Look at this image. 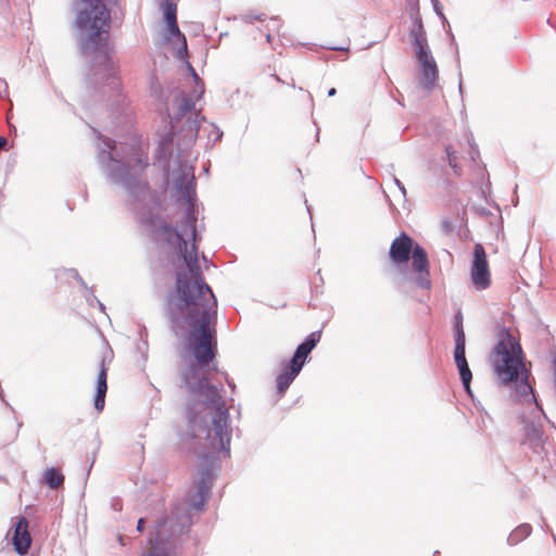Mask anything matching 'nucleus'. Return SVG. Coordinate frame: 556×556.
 <instances>
[{
	"mask_svg": "<svg viewBox=\"0 0 556 556\" xmlns=\"http://www.w3.org/2000/svg\"><path fill=\"white\" fill-rule=\"evenodd\" d=\"M97 162L110 184L121 186L128 192L139 222L151 227L167 244L177 247L188 267L190 275L176 273L175 290L168 293L165 307L173 332L176 336L188 334L189 350L195 361L182 371L184 384L190 394L204 400L202 404L194 403L187 408V435L205 440V447L229 457L232 434L229 412L220 389L208 382L210 364L217 354V300L204 281L198 260L197 243L201 237L197 231V192L192 167L185 165L181 177L176 181L178 201L186 204L178 230L157 214L161 200L157 192L152 191L142 179L149 163L141 150L131 148L129 153H121L115 141L99 134Z\"/></svg>",
	"mask_w": 556,
	"mask_h": 556,
	"instance_id": "obj_1",
	"label": "nucleus"
},
{
	"mask_svg": "<svg viewBox=\"0 0 556 556\" xmlns=\"http://www.w3.org/2000/svg\"><path fill=\"white\" fill-rule=\"evenodd\" d=\"M119 0H73L74 26L80 54L89 62L90 84L108 89L112 96H119L121 80L112 60L109 43L111 9Z\"/></svg>",
	"mask_w": 556,
	"mask_h": 556,
	"instance_id": "obj_2",
	"label": "nucleus"
},
{
	"mask_svg": "<svg viewBox=\"0 0 556 556\" xmlns=\"http://www.w3.org/2000/svg\"><path fill=\"white\" fill-rule=\"evenodd\" d=\"M492 363L501 384L508 386L514 382L515 396L526 403L535 404L532 418L523 420V443L538 453L545 441L542 417L546 418V415L539 405L533 388L529 383V371L523 363L521 345L507 329H503L500 333L498 342L493 349Z\"/></svg>",
	"mask_w": 556,
	"mask_h": 556,
	"instance_id": "obj_3",
	"label": "nucleus"
},
{
	"mask_svg": "<svg viewBox=\"0 0 556 556\" xmlns=\"http://www.w3.org/2000/svg\"><path fill=\"white\" fill-rule=\"evenodd\" d=\"M174 102L176 112L170 117V131L161 137L154 156V164L165 174L169 172L170 161L177 164V172L174 173V188L176 181L182 175L185 165H190L194 172V165L190 161L191 149L194 144L199 129L200 121L194 111V99L180 90L174 91ZM170 115V112H167Z\"/></svg>",
	"mask_w": 556,
	"mask_h": 556,
	"instance_id": "obj_4",
	"label": "nucleus"
},
{
	"mask_svg": "<svg viewBox=\"0 0 556 556\" xmlns=\"http://www.w3.org/2000/svg\"><path fill=\"white\" fill-rule=\"evenodd\" d=\"M218 459L211 453H206L201 456L199 478L194 482L195 492L190 496L189 507L177 505L173 507L172 516L169 519L162 518L156 521L154 531L156 538L152 546L156 544H165L175 552L176 556H178L176 549L172 546L170 543L160 540L162 529L167 525L168 521L170 523V533L174 535L185 533L190 529L192 525V518L189 513V508H192L195 511L203 510L211 495L213 481L215 479V471L218 469Z\"/></svg>",
	"mask_w": 556,
	"mask_h": 556,
	"instance_id": "obj_5",
	"label": "nucleus"
},
{
	"mask_svg": "<svg viewBox=\"0 0 556 556\" xmlns=\"http://www.w3.org/2000/svg\"><path fill=\"white\" fill-rule=\"evenodd\" d=\"M470 278L477 290H485L491 286V274L486 260V253L482 244L473 247V260L470 269Z\"/></svg>",
	"mask_w": 556,
	"mask_h": 556,
	"instance_id": "obj_6",
	"label": "nucleus"
},
{
	"mask_svg": "<svg viewBox=\"0 0 556 556\" xmlns=\"http://www.w3.org/2000/svg\"><path fill=\"white\" fill-rule=\"evenodd\" d=\"M412 267L417 274L415 283L421 289H430V271H429V260L426 250L418 243H415V248L410 254Z\"/></svg>",
	"mask_w": 556,
	"mask_h": 556,
	"instance_id": "obj_7",
	"label": "nucleus"
},
{
	"mask_svg": "<svg viewBox=\"0 0 556 556\" xmlns=\"http://www.w3.org/2000/svg\"><path fill=\"white\" fill-rule=\"evenodd\" d=\"M416 61L419 64V85L422 89L431 91L439 76L438 65L432 52L417 56Z\"/></svg>",
	"mask_w": 556,
	"mask_h": 556,
	"instance_id": "obj_8",
	"label": "nucleus"
},
{
	"mask_svg": "<svg viewBox=\"0 0 556 556\" xmlns=\"http://www.w3.org/2000/svg\"><path fill=\"white\" fill-rule=\"evenodd\" d=\"M415 248L413 239L405 232L396 237L390 247L389 255L394 264L407 263Z\"/></svg>",
	"mask_w": 556,
	"mask_h": 556,
	"instance_id": "obj_9",
	"label": "nucleus"
},
{
	"mask_svg": "<svg viewBox=\"0 0 556 556\" xmlns=\"http://www.w3.org/2000/svg\"><path fill=\"white\" fill-rule=\"evenodd\" d=\"M319 339V332H312L311 334H308L306 339L298 345L292 358L288 362V364H290V367H294V369H299L301 371L306 362L307 356L317 345Z\"/></svg>",
	"mask_w": 556,
	"mask_h": 556,
	"instance_id": "obj_10",
	"label": "nucleus"
},
{
	"mask_svg": "<svg viewBox=\"0 0 556 556\" xmlns=\"http://www.w3.org/2000/svg\"><path fill=\"white\" fill-rule=\"evenodd\" d=\"M28 522L26 518L22 517L15 525L14 535H13V545L14 549L17 554L24 555L27 553L30 546V535L27 530Z\"/></svg>",
	"mask_w": 556,
	"mask_h": 556,
	"instance_id": "obj_11",
	"label": "nucleus"
},
{
	"mask_svg": "<svg viewBox=\"0 0 556 556\" xmlns=\"http://www.w3.org/2000/svg\"><path fill=\"white\" fill-rule=\"evenodd\" d=\"M108 369L104 365V361L101 362V368L97 378L96 395H94V408L98 412H102L105 405V395L108 391Z\"/></svg>",
	"mask_w": 556,
	"mask_h": 556,
	"instance_id": "obj_12",
	"label": "nucleus"
},
{
	"mask_svg": "<svg viewBox=\"0 0 556 556\" xmlns=\"http://www.w3.org/2000/svg\"><path fill=\"white\" fill-rule=\"evenodd\" d=\"M300 372L299 369L290 367V364H282V370L276 378L277 391L280 395L286 393Z\"/></svg>",
	"mask_w": 556,
	"mask_h": 556,
	"instance_id": "obj_13",
	"label": "nucleus"
},
{
	"mask_svg": "<svg viewBox=\"0 0 556 556\" xmlns=\"http://www.w3.org/2000/svg\"><path fill=\"white\" fill-rule=\"evenodd\" d=\"M166 25L169 36L177 38V40L180 42V46L176 52L177 59L185 60L188 56V46L186 36L180 31L177 20L174 22H166Z\"/></svg>",
	"mask_w": 556,
	"mask_h": 556,
	"instance_id": "obj_14",
	"label": "nucleus"
},
{
	"mask_svg": "<svg viewBox=\"0 0 556 556\" xmlns=\"http://www.w3.org/2000/svg\"><path fill=\"white\" fill-rule=\"evenodd\" d=\"M532 527L529 523H522L515 528L507 538V543L511 546L517 545L531 534Z\"/></svg>",
	"mask_w": 556,
	"mask_h": 556,
	"instance_id": "obj_15",
	"label": "nucleus"
},
{
	"mask_svg": "<svg viewBox=\"0 0 556 556\" xmlns=\"http://www.w3.org/2000/svg\"><path fill=\"white\" fill-rule=\"evenodd\" d=\"M456 366H457V369H458V372H459V377H460L464 390L466 391V393L469 396H472V391H471V388H470V383H471V380H472V374H471V370L469 368L468 362L458 363V364H456Z\"/></svg>",
	"mask_w": 556,
	"mask_h": 556,
	"instance_id": "obj_16",
	"label": "nucleus"
},
{
	"mask_svg": "<svg viewBox=\"0 0 556 556\" xmlns=\"http://www.w3.org/2000/svg\"><path fill=\"white\" fill-rule=\"evenodd\" d=\"M150 94L162 104L167 105L168 96L155 76L150 79Z\"/></svg>",
	"mask_w": 556,
	"mask_h": 556,
	"instance_id": "obj_17",
	"label": "nucleus"
},
{
	"mask_svg": "<svg viewBox=\"0 0 556 556\" xmlns=\"http://www.w3.org/2000/svg\"><path fill=\"white\" fill-rule=\"evenodd\" d=\"M412 20L413 24L409 29V37L410 38H417V37H427V33L424 28L421 16L418 12V9L413 10L412 12Z\"/></svg>",
	"mask_w": 556,
	"mask_h": 556,
	"instance_id": "obj_18",
	"label": "nucleus"
},
{
	"mask_svg": "<svg viewBox=\"0 0 556 556\" xmlns=\"http://www.w3.org/2000/svg\"><path fill=\"white\" fill-rule=\"evenodd\" d=\"M466 338L465 333L458 331L457 338H455V349H454V361L456 364L465 363L466 359Z\"/></svg>",
	"mask_w": 556,
	"mask_h": 556,
	"instance_id": "obj_19",
	"label": "nucleus"
},
{
	"mask_svg": "<svg viewBox=\"0 0 556 556\" xmlns=\"http://www.w3.org/2000/svg\"><path fill=\"white\" fill-rule=\"evenodd\" d=\"M64 476L54 467L48 468L45 473V482L51 489H58L63 484Z\"/></svg>",
	"mask_w": 556,
	"mask_h": 556,
	"instance_id": "obj_20",
	"label": "nucleus"
},
{
	"mask_svg": "<svg viewBox=\"0 0 556 556\" xmlns=\"http://www.w3.org/2000/svg\"><path fill=\"white\" fill-rule=\"evenodd\" d=\"M165 22L177 20V5L173 0H163L161 3Z\"/></svg>",
	"mask_w": 556,
	"mask_h": 556,
	"instance_id": "obj_21",
	"label": "nucleus"
},
{
	"mask_svg": "<svg viewBox=\"0 0 556 556\" xmlns=\"http://www.w3.org/2000/svg\"><path fill=\"white\" fill-rule=\"evenodd\" d=\"M415 50V58L430 53V47L428 45L427 37L410 38Z\"/></svg>",
	"mask_w": 556,
	"mask_h": 556,
	"instance_id": "obj_22",
	"label": "nucleus"
},
{
	"mask_svg": "<svg viewBox=\"0 0 556 556\" xmlns=\"http://www.w3.org/2000/svg\"><path fill=\"white\" fill-rule=\"evenodd\" d=\"M142 556H176V554L167 545L156 544L151 546Z\"/></svg>",
	"mask_w": 556,
	"mask_h": 556,
	"instance_id": "obj_23",
	"label": "nucleus"
},
{
	"mask_svg": "<svg viewBox=\"0 0 556 556\" xmlns=\"http://www.w3.org/2000/svg\"><path fill=\"white\" fill-rule=\"evenodd\" d=\"M192 79L194 81V90H193V93H194V97L197 99L201 98L204 93V83L203 80L199 77L198 73L197 72H193L192 74Z\"/></svg>",
	"mask_w": 556,
	"mask_h": 556,
	"instance_id": "obj_24",
	"label": "nucleus"
},
{
	"mask_svg": "<svg viewBox=\"0 0 556 556\" xmlns=\"http://www.w3.org/2000/svg\"><path fill=\"white\" fill-rule=\"evenodd\" d=\"M442 231L445 235H452L455 231V223L450 218H444L441 223Z\"/></svg>",
	"mask_w": 556,
	"mask_h": 556,
	"instance_id": "obj_25",
	"label": "nucleus"
},
{
	"mask_svg": "<svg viewBox=\"0 0 556 556\" xmlns=\"http://www.w3.org/2000/svg\"><path fill=\"white\" fill-rule=\"evenodd\" d=\"M281 27V22L277 17H271L268 23L265 25L266 30L270 33H279Z\"/></svg>",
	"mask_w": 556,
	"mask_h": 556,
	"instance_id": "obj_26",
	"label": "nucleus"
},
{
	"mask_svg": "<svg viewBox=\"0 0 556 556\" xmlns=\"http://www.w3.org/2000/svg\"><path fill=\"white\" fill-rule=\"evenodd\" d=\"M445 152L447 154V161H448V165L453 168H455L457 166V156H456V152L453 150L452 146H447L445 148Z\"/></svg>",
	"mask_w": 556,
	"mask_h": 556,
	"instance_id": "obj_27",
	"label": "nucleus"
},
{
	"mask_svg": "<svg viewBox=\"0 0 556 556\" xmlns=\"http://www.w3.org/2000/svg\"><path fill=\"white\" fill-rule=\"evenodd\" d=\"M458 331H460L462 333H465L464 328H463V316H462L460 312H458L455 315V324H454V337L455 338H457Z\"/></svg>",
	"mask_w": 556,
	"mask_h": 556,
	"instance_id": "obj_28",
	"label": "nucleus"
},
{
	"mask_svg": "<svg viewBox=\"0 0 556 556\" xmlns=\"http://www.w3.org/2000/svg\"><path fill=\"white\" fill-rule=\"evenodd\" d=\"M265 14L262 13V14H252V13H249V14H245L242 20L245 22V23H249V24H253L255 21H264L265 20Z\"/></svg>",
	"mask_w": 556,
	"mask_h": 556,
	"instance_id": "obj_29",
	"label": "nucleus"
},
{
	"mask_svg": "<svg viewBox=\"0 0 556 556\" xmlns=\"http://www.w3.org/2000/svg\"><path fill=\"white\" fill-rule=\"evenodd\" d=\"M9 94L8 83L4 79H0V98H7Z\"/></svg>",
	"mask_w": 556,
	"mask_h": 556,
	"instance_id": "obj_30",
	"label": "nucleus"
},
{
	"mask_svg": "<svg viewBox=\"0 0 556 556\" xmlns=\"http://www.w3.org/2000/svg\"><path fill=\"white\" fill-rule=\"evenodd\" d=\"M393 181H394L395 186L399 188V190L401 191V193L405 197L406 189H405V186L403 185V182L395 176H393Z\"/></svg>",
	"mask_w": 556,
	"mask_h": 556,
	"instance_id": "obj_31",
	"label": "nucleus"
},
{
	"mask_svg": "<svg viewBox=\"0 0 556 556\" xmlns=\"http://www.w3.org/2000/svg\"><path fill=\"white\" fill-rule=\"evenodd\" d=\"M86 300L89 303V305H93V303H97V296L92 292H88L86 295Z\"/></svg>",
	"mask_w": 556,
	"mask_h": 556,
	"instance_id": "obj_32",
	"label": "nucleus"
},
{
	"mask_svg": "<svg viewBox=\"0 0 556 556\" xmlns=\"http://www.w3.org/2000/svg\"><path fill=\"white\" fill-rule=\"evenodd\" d=\"M146 520L143 518H140L137 522V531L142 532L144 529Z\"/></svg>",
	"mask_w": 556,
	"mask_h": 556,
	"instance_id": "obj_33",
	"label": "nucleus"
},
{
	"mask_svg": "<svg viewBox=\"0 0 556 556\" xmlns=\"http://www.w3.org/2000/svg\"><path fill=\"white\" fill-rule=\"evenodd\" d=\"M71 273L79 280L80 285L87 289L85 281L79 277L78 273L75 269H71Z\"/></svg>",
	"mask_w": 556,
	"mask_h": 556,
	"instance_id": "obj_34",
	"label": "nucleus"
},
{
	"mask_svg": "<svg viewBox=\"0 0 556 556\" xmlns=\"http://www.w3.org/2000/svg\"><path fill=\"white\" fill-rule=\"evenodd\" d=\"M434 10L442 17V20L446 22V17L443 15L442 12L439 11V2L437 0L434 1Z\"/></svg>",
	"mask_w": 556,
	"mask_h": 556,
	"instance_id": "obj_35",
	"label": "nucleus"
},
{
	"mask_svg": "<svg viewBox=\"0 0 556 556\" xmlns=\"http://www.w3.org/2000/svg\"><path fill=\"white\" fill-rule=\"evenodd\" d=\"M8 144V139L5 137L0 136V150L3 149Z\"/></svg>",
	"mask_w": 556,
	"mask_h": 556,
	"instance_id": "obj_36",
	"label": "nucleus"
},
{
	"mask_svg": "<svg viewBox=\"0 0 556 556\" xmlns=\"http://www.w3.org/2000/svg\"><path fill=\"white\" fill-rule=\"evenodd\" d=\"M186 65H187V68L189 71V73L192 75L193 72H195L194 67L191 65L190 62L186 61Z\"/></svg>",
	"mask_w": 556,
	"mask_h": 556,
	"instance_id": "obj_37",
	"label": "nucleus"
},
{
	"mask_svg": "<svg viewBox=\"0 0 556 556\" xmlns=\"http://www.w3.org/2000/svg\"><path fill=\"white\" fill-rule=\"evenodd\" d=\"M265 37H266L267 42L270 43L271 42V33L266 30Z\"/></svg>",
	"mask_w": 556,
	"mask_h": 556,
	"instance_id": "obj_38",
	"label": "nucleus"
},
{
	"mask_svg": "<svg viewBox=\"0 0 556 556\" xmlns=\"http://www.w3.org/2000/svg\"><path fill=\"white\" fill-rule=\"evenodd\" d=\"M336 93H337V89L336 88H330L328 90V97H333V96H336Z\"/></svg>",
	"mask_w": 556,
	"mask_h": 556,
	"instance_id": "obj_39",
	"label": "nucleus"
},
{
	"mask_svg": "<svg viewBox=\"0 0 556 556\" xmlns=\"http://www.w3.org/2000/svg\"><path fill=\"white\" fill-rule=\"evenodd\" d=\"M97 305L99 306V308L104 312L105 311V306L103 305L102 302H100L99 300H97Z\"/></svg>",
	"mask_w": 556,
	"mask_h": 556,
	"instance_id": "obj_40",
	"label": "nucleus"
},
{
	"mask_svg": "<svg viewBox=\"0 0 556 556\" xmlns=\"http://www.w3.org/2000/svg\"><path fill=\"white\" fill-rule=\"evenodd\" d=\"M273 77L278 81V83H281V84H285V81L277 75V74H273Z\"/></svg>",
	"mask_w": 556,
	"mask_h": 556,
	"instance_id": "obj_41",
	"label": "nucleus"
},
{
	"mask_svg": "<svg viewBox=\"0 0 556 556\" xmlns=\"http://www.w3.org/2000/svg\"><path fill=\"white\" fill-rule=\"evenodd\" d=\"M329 49H331V50H343V51L348 50V48H343V47H330Z\"/></svg>",
	"mask_w": 556,
	"mask_h": 556,
	"instance_id": "obj_42",
	"label": "nucleus"
},
{
	"mask_svg": "<svg viewBox=\"0 0 556 556\" xmlns=\"http://www.w3.org/2000/svg\"><path fill=\"white\" fill-rule=\"evenodd\" d=\"M458 89H459V92H460V93H463V83H462V78L459 79Z\"/></svg>",
	"mask_w": 556,
	"mask_h": 556,
	"instance_id": "obj_43",
	"label": "nucleus"
},
{
	"mask_svg": "<svg viewBox=\"0 0 556 556\" xmlns=\"http://www.w3.org/2000/svg\"><path fill=\"white\" fill-rule=\"evenodd\" d=\"M227 383H228V386H229L232 390H235L236 386H235V383H233V382H231V381L227 380Z\"/></svg>",
	"mask_w": 556,
	"mask_h": 556,
	"instance_id": "obj_44",
	"label": "nucleus"
},
{
	"mask_svg": "<svg viewBox=\"0 0 556 556\" xmlns=\"http://www.w3.org/2000/svg\"><path fill=\"white\" fill-rule=\"evenodd\" d=\"M222 135H223V134H222V132H219V134L217 135V139H220V138H222Z\"/></svg>",
	"mask_w": 556,
	"mask_h": 556,
	"instance_id": "obj_45",
	"label": "nucleus"
}]
</instances>
